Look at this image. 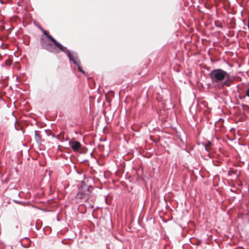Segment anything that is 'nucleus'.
Here are the masks:
<instances>
[{"mask_svg":"<svg viewBox=\"0 0 249 249\" xmlns=\"http://www.w3.org/2000/svg\"><path fill=\"white\" fill-rule=\"evenodd\" d=\"M209 76L214 88L219 90L230 87L234 80L233 76L221 69H213L210 71Z\"/></svg>","mask_w":249,"mask_h":249,"instance_id":"nucleus-1","label":"nucleus"},{"mask_svg":"<svg viewBox=\"0 0 249 249\" xmlns=\"http://www.w3.org/2000/svg\"><path fill=\"white\" fill-rule=\"evenodd\" d=\"M40 29L42 31L43 34L53 43V45L51 43L45 40L43 37H41L40 38V45L43 49L49 52L55 54L59 53L58 49H59L61 51L65 50L66 47H64L61 43L58 42L53 37L50 36L46 31L44 30L42 28H40Z\"/></svg>","mask_w":249,"mask_h":249,"instance_id":"nucleus-2","label":"nucleus"},{"mask_svg":"<svg viewBox=\"0 0 249 249\" xmlns=\"http://www.w3.org/2000/svg\"><path fill=\"white\" fill-rule=\"evenodd\" d=\"M90 188L86 184L82 185L80 191L75 196L76 198L87 201L90 196Z\"/></svg>","mask_w":249,"mask_h":249,"instance_id":"nucleus-3","label":"nucleus"},{"mask_svg":"<svg viewBox=\"0 0 249 249\" xmlns=\"http://www.w3.org/2000/svg\"><path fill=\"white\" fill-rule=\"evenodd\" d=\"M62 52H64L67 55L70 61H72L73 64L77 65L78 71L85 74V71L83 70L79 65L80 61L77 58V54L76 53H71L66 48Z\"/></svg>","mask_w":249,"mask_h":249,"instance_id":"nucleus-4","label":"nucleus"},{"mask_svg":"<svg viewBox=\"0 0 249 249\" xmlns=\"http://www.w3.org/2000/svg\"><path fill=\"white\" fill-rule=\"evenodd\" d=\"M62 52H64L67 55L70 61H72L73 64L77 65L78 71L85 74V71L83 70L79 65L80 61L77 58V54L76 53H71L66 48Z\"/></svg>","mask_w":249,"mask_h":249,"instance_id":"nucleus-5","label":"nucleus"},{"mask_svg":"<svg viewBox=\"0 0 249 249\" xmlns=\"http://www.w3.org/2000/svg\"><path fill=\"white\" fill-rule=\"evenodd\" d=\"M69 143L72 150L75 152L78 151L81 146L80 142L77 141L70 140Z\"/></svg>","mask_w":249,"mask_h":249,"instance_id":"nucleus-6","label":"nucleus"},{"mask_svg":"<svg viewBox=\"0 0 249 249\" xmlns=\"http://www.w3.org/2000/svg\"><path fill=\"white\" fill-rule=\"evenodd\" d=\"M35 140H36V142L37 143V144H41V136L38 134L37 131H35Z\"/></svg>","mask_w":249,"mask_h":249,"instance_id":"nucleus-7","label":"nucleus"},{"mask_svg":"<svg viewBox=\"0 0 249 249\" xmlns=\"http://www.w3.org/2000/svg\"><path fill=\"white\" fill-rule=\"evenodd\" d=\"M212 145V142L210 141L206 142L205 144V149L207 151H209L210 149L209 147Z\"/></svg>","mask_w":249,"mask_h":249,"instance_id":"nucleus-8","label":"nucleus"},{"mask_svg":"<svg viewBox=\"0 0 249 249\" xmlns=\"http://www.w3.org/2000/svg\"><path fill=\"white\" fill-rule=\"evenodd\" d=\"M15 126L16 129L17 130H19V129H21L20 126L18 124L17 119L16 120V121H15Z\"/></svg>","mask_w":249,"mask_h":249,"instance_id":"nucleus-9","label":"nucleus"},{"mask_svg":"<svg viewBox=\"0 0 249 249\" xmlns=\"http://www.w3.org/2000/svg\"><path fill=\"white\" fill-rule=\"evenodd\" d=\"M64 134H65V133L64 132H62V133H61L59 135H57V139H60V137L63 135V139H64Z\"/></svg>","mask_w":249,"mask_h":249,"instance_id":"nucleus-10","label":"nucleus"},{"mask_svg":"<svg viewBox=\"0 0 249 249\" xmlns=\"http://www.w3.org/2000/svg\"><path fill=\"white\" fill-rule=\"evenodd\" d=\"M246 95L249 97V88L246 91Z\"/></svg>","mask_w":249,"mask_h":249,"instance_id":"nucleus-11","label":"nucleus"},{"mask_svg":"<svg viewBox=\"0 0 249 249\" xmlns=\"http://www.w3.org/2000/svg\"><path fill=\"white\" fill-rule=\"evenodd\" d=\"M248 28L249 30V15L248 18Z\"/></svg>","mask_w":249,"mask_h":249,"instance_id":"nucleus-12","label":"nucleus"},{"mask_svg":"<svg viewBox=\"0 0 249 249\" xmlns=\"http://www.w3.org/2000/svg\"><path fill=\"white\" fill-rule=\"evenodd\" d=\"M88 207L89 208H93L94 207V206L93 205H91V204H89Z\"/></svg>","mask_w":249,"mask_h":249,"instance_id":"nucleus-13","label":"nucleus"},{"mask_svg":"<svg viewBox=\"0 0 249 249\" xmlns=\"http://www.w3.org/2000/svg\"><path fill=\"white\" fill-rule=\"evenodd\" d=\"M216 26L220 28H222L223 27L221 25H216Z\"/></svg>","mask_w":249,"mask_h":249,"instance_id":"nucleus-14","label":"nucleus"},{"mask_svg":"<svg viewBox=\"0 0 249 249\" xmlns=\"http://www.w3.org/2000/svg\"><path fill=\"white\" fill-rule=\"evenodd\" d=\"M22 1H18V2H17V4L18 5H20V3L21 2H22Z\"/></svg>","mask_w":249,"mask_h":249,"instance_id":"nucleus-15","label":"nucleus"},{"mask_svg":"<svg viewBox=\"0 0 249 249\" xmlns=\"http://www.w3.org/2000/svg\"><path fill=\"white\" fill-rule=\"evenodd\" d=\"M5 2V1H2V0H0V3H1V4H4V3H5V2Z\"/></svg>","mask_w":249,"mask_h":249,"instance_id":"nucleus-16","label":"nucleus"},{"mask_svg":"<svg viewBox=\"0 0 249 249\" xmlns=\"http://www.w3.org/2000/svg\"><path fill=\"white\" fill-rule=\"evenodd\" d=\"M51 135H52V136L53 137V138H55V135H54V134H51Z\"/></svg>","mask_w":249,"mask_h":249,"instance_id":"nucleus-17","label":"nucleus"},{"mask_svg":"<svg viewBox=\"0 0 249 249\" xmlns=\"http://www.w3.org/2000/svg\"><path fill=\"white\" fill-rule=\"evenodd\" d=\"M68 139H69V138H68V136H67V137H66V139H65V140H66V141H67Z\"/></svg>","mask_w":249,"mask_h":249,"instance_id":"nucleus-18","label":"nucleus"}]
</instances>
